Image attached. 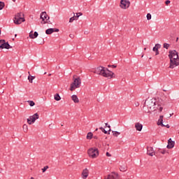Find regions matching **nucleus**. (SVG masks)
Listing matches in <instances>:
<instances>
[{
    "label": "nucleus",
    "mask_w": 179,
    "mask_h": 179,
    "mask_svg": "<svg viewBox=\"0 0 179 179\" xmlns=\"http://www.w3.org/2000/svg\"><path fill=\"white\" fill-rule=\"evenodd\" d=\"M94 73H96V75H101L104 78H110V79L113 78V76L114 75V73L108 71V69H106L103 66L96 68L94 71Z\"/></svg>",
    "instance_id": "1"
},
{
    "label": "nucleus",
    "mask_w": 179,
    "mask_h": 179,
    "mask_svg": "<svg viewBox=\"0 0 179 179\" xmlns=\"http://www.w3.org/2000/svg\"><path fill=\"white\" fill-rule=\"evenodd\" d=\"M155 103L156 101L155 99H146L144 103V107H147L148 109L145 110V113L150 114L153 112Z\"/></svg>",
    "instance_id": "2"
},
{
    "label": "nucleus",
    "mask_w": 179,
    "mask_h": 179,
    "mask_svg": "<svg viewBox=\"0 0 179 179\" xmlns=\"http://www.w3.org/2000/svg\"><path fill=\"white\" fill-rule=\"evenodd\" d=\"M76 76L74 75L73 76V82L71 84L70 90L71 92H73V90H76V89L80 87V85L82 83V80H80V77H78L76 78Z\"/></svg>",
    "instance_id": "3"
},
{
    "label": "nucleus",
    "mask_w": 179,
    "mask_h": 179,
    "mask_svg": "<svg viewBox=\"0 0 179 179\" xmlns=\"http://www.w3.org/2000/svg\"><path fill=\"white\" fill-rule=\"evenodd\" d=\"M13 20L15 24H22L25 21L24 15L22 13H18L15 15Z\"/></svg>",
    "instance_id": "4"
},
{
    "label": "nucleus",
    "mask_w": 179,
    "mask_h": 179,
    "mask_svg": "<svg viewBox=\"0 0 179 179\" xmlns=\"http://www.w3.org/2000/svg\"><path fill=\"white\" fill-rule=\"evenodd\" d=\"M40 19L42 20V21L41 22V24H46V23L51 24V21H50V17L47 14V12H42L40 15Z\"/></svg>",
    "instance_id": "5"
},
{
    "label": "nucleus",
    "mask_w": 179,
    "mask_h": 179,
    "mask_svg": "<svg viewBox=\"0 0 179 179\" xmlns=\"http://www.w3.org/2000/svg\"><path fill=\"white\" fill-rule=\"evenodd\" d=\"M88 156L92 159H96L99 156V149L90 148L87 151Z\"/></svg>",
    "instance_id": "6"
},
{
    "label": "nucleus",
    "mask_w": 179,
    "mask_h": 179,
    "mask_svg": "<svg viewBox=\"0 0 179 179\" xmlns=\"http://www.w3.org/2000/svg\"><path fill=\"white\" fill-rule=\"evenodd\" d=\"M39 118L40 115H38V113H35L33 115L29 116V117L27 119V124H29V125H31V124H34L36 122V120H38Z\"/></svg>",
    "instance_id": "7"
},
{
    "label": "nucleus",
    "mask_w": 179,
    "mask_h": 179,
    "mask_svg": "<svg viewBox=\"0 0 179 179\" xmlns=\"http://www.w3.org/2000/svg\"><path fill=\"white\" fill-rule=\"evenodd\" d=\"M169 58L170 60H179L178 52H177V50H169Z\"/></svg>",
    "instance_id": "8"
},
{
    "label": "nucleus",
    "mask_w": 179,
    "mask_h": 179,
    "mask_svg": "<svg viewBox=\"0 0 179 179\" xmlns=\"http://www.w3.org/2000/svg\"><path fill=\"white\" fill-rule=\"evenodd\" d=\"M131 5V2L128 0H121L120 6L122 9H128Z\"/></svg>",
    "instance_id": "9"
},
{
    "label": "nucleus",
    "mask_w": 179,
    "mask_h": 179,
    "mask_svg": "<svg viewBox=\"0 0 179 179\" xmlns=\"http://www.w3.org/2000/svg\"><path fill=\"white\" fill-rule=\"evenodd\" d=\"M152 110L153 111H158V113H162V111H163V106H162V103L155 101V106Z\"/></svg>",
    "instance_id": "10"
},
{
    "label": "nucleus",
    "mask_w": 179,
    "mask_h": 179,
    "mask_svg": "<svg viewBox=\"0 0 179 179\" xmlns=\"http://www.w3.org/2000/svg\"><path fill=\"white\" fill-rule=\"evenodd\" d=\"M0 43H3L1 45H0V48L1 50H3V48H6V50H9V48H12V46H10V45H9V43L6 42L5 40H0Z\"/></svg>",
    "instance_id": "11"
},
{
    "label": "nucleus",
    "mask_w": 179,
    "mask_h": 179,
    "mask_svg": "<svg viewBox=\"0 0 179 179\" xmlns=\"http://www.w3.org/2000/svg\"><path fill=\"white\" fill-rule=\"evenodd\" d=\"M179 65V60H174V59H171L170 60V65H169V68H171V69H174V68H176V66H178Z\"/></svg>",
    "instance_id": "12"
},
{
    "label": "nucleus",
    "mask_w": 179,
    "mask_h": 179,
    "mask_svg": "<svg viewBox=\"0 0 179 179\" xmlns=\"http://www.w3.org/2000/svg\"><path fill=\"white\" fill-rule=\"evenodd\" d=\"M163 117H164L163 115L159 116V119L158 120L157 125H161V127H166V128H170L169 124H163Z\"/></svg>",
    "instance_id": "13"
},
{
    "label": "nucleus",
    "mask_w": 179,
    "mask_h": 179,
    "mask_svg": "<svg viewBox=\"0 0 179 179\" xmlns=\"http://www.w3.org/2000/svg\"><path fill=\"white\" fill-rule=\"evenodd\" d=\"M176 145V142L171 140V138H169L168 140V145L166 146L167 149H173L174 148V145Z\"/></svg>",
    "instance_id": "14"
},
{
    "label": "nucleus",
    "mask_w": 179,
    "mask_h": 179,
    "mask_svg": "<svg viewBox=\"0 0 179 179\" xmlns=\"http://www.w3.org/2000/svg\"><path fill=\"white\" fill-rule=\"evenodd\" d=\"M118 173L115 172H112L111 174H109L105 179H118Z\"/></svg>",
    "instance_id": "15"
},
{
    "label": "nucleus",
    "mask_w": 179,
    "mask_h": 179,
    "mask_svg": "<svg viewBox=\"0 0 179 179\" xmlns=\"http://www.w3.org/2000/svg\"><path fill=\"white\" fill-rule=\"evenodd\" d=\"M162 45L159 44V43H156L155 46L152 48V51H154V52H155V55H159V48H161Z\"/></svg>",
    "instance_id": "16"
},
{
    "label": "nucleus",
    "mask_w": 179,
    "mask_h": 179,
    "mask_svg": "<svg viewBox=\"0 0 179 179\" xmlns=\"http://www.w3.org/2000/svg\"><path fill=\"white\" fill-rule=\"evenodd\" d=\"M81 176H82V178L83 179L87 178V177H89V169H87V168H85V169H83Z\"/></svg>",
    "instance_id": "17"
},
{
    "label": "nucleus",
    "mask_w": 179,
    "mask_h": 179,
    "mask_svg": "<svg viewBox=\"0 0 179 179\" xmlns=\"http://www.w3.org/2000/svg\"><path fill=\"white\" fill-rule=\"evenodd\" d=\"M59 31V29H57V28H50L46 29L45 33L46 34H52V33L54 32H58Z\"/></svg>",
    "instance_id": "18"
},
{
    "label": "nucleus",
    "mask_w": 179,
    "mask_h": 179,
    "mask_svg": "<svg viewBox=\"0 0 179 179\" xmlns=\"http://www.w3.org/2000/svg\"><path fill=\"white\" fill-rule=\"evenodd\" d=\"M147 155L149 156H155V150L152 147H147Z\"/></svg>",
    "instance_id": "19"
},
{
    "label": "nucleus",
    "mask_w": 179,
    "mask_h": 179,
    "mask_svg": "<svg viewBox=\"0 0 179 179\" xmlns=\"http://www.w3.org/2000/svg\"><path fill=\"white\" fill-rule=\"evenodd\" d=\"M135 128L136 129V131H142V128H143V125H142V124L139 123V122H136L135 124Z\"/></svg>",
    "instance_id": "20"
},
{
    "label": "nucleus",
    "mask_w": 179,
    "mask_h": 179,
    "mask_svg": "<svg viewBox=\"0 0 179 179\" xmlns=\"http://www.w3.org/2000/svg\"><path fill=\"white\" fill-rule=\"evenodd\" d=\"M37 37H38V33L37 31H35L33 34V31H31L29 33V38H37Z\"/></svg>",
    "instance_id": "21"
},
{
    "label": "nucleus",
    "mask_w": 179,
    "mask_h": 179,
    "mask_svg": "<svg viewBox=\"0 0 179 179\" xmlns=\"http://www.w3.org/2000/svg\"><path fill=\"white\" fill-rule=\"evenodd\" d=\"M71 99L75 103H79V98L76 94L72 95Z\"/></svg>",
    "instance_id": "22"
},
{
    "label": "nucleus",
    "mask_w": 179,
    "mask_h": 179,
    "mask_svg": "<svg viewBox=\"0 0 179 179\" xmlns=\"http://www.w3.org/2000/svg\"><path fill=\"white\" fill-rule=\"evenodd\" d=\"M54 99L55 100H56V101H59V100H61V96H59V94H55Z\"/></svg>",
    "instance_id": "23"
},
{
    "label": "nucleus",
    "mask_w": 179,
    "mask_h": 179,
    "mask_svg": "<svg viewBox=\"0 0 179 179\" xmlns=\"http://www.w3.org/2000/svg\"><path fill=\"white\" fill-rule=\"evenodd\" d=\"M22 129L24 132L27 133V131H29V127H27V124H24L22 126Z\"/></svg>",
    "instance_id": "24"
},
{
    "label": "nucleus",
    "mask_w": 179,
    "mask_h": 179,
    "mask_svg": "<svg viewBox=\"0 0 179 179\" xmlns=\"http://www.w3.org/2000/svg\"><path fill=\"white\" fill-rule=\"evenodd\" d=\"M93 138V133L89 132L87 134V139H92Z\"/></svg>",
    "instance_id": "25"
},
{
    "label": "nucleus",
    "mask_w": 179,
    "mask_h": 179,
    "mask_svg": "<svg viewBox=\"0 0 179 179\" xmlns=\"http://www.w3.org/2000/svg\"><path fill=\"white\" fill-rule=\"evenodd\" d=\"M113 136H118V135H121V133L120 132H118V131H113Z\"/></svg>",
    "instance_id": "26"
},
{
    "label": "nucleus",
    "mask_w": 179,
    "mask_h": 179,
    "mask_svg": "<svg viewBox=\"0 0 179 179\" xmlns=\"http://www.w3.org/2000/svg\"><path fill=\"white\" fill-rule=\"evenodd\" d=\"M120 171H122V172L127 171V166H121L120 168Z\"/></svg>",
    "instance_id": "27"
},
{
    "label": "nucleus",
    "mask_w": 179,
    "mask_h": 179,
    "mask_svg": "<svg viewBox=\"0 0 179 179\" xmlns=\"http://www.w3.org/2000/svg\"><path fill=\"white\" fill-rule=\"evenodd\" d=\"M34 76H31L30 78V76H28V80L30 83H33V80L34 79Z\"/></svg>",
    "instance_id": "28"
},
{
    "label": "nucleus",
    "mask_w": 179,
    "mask_h": 179,
    "mask_svg": "<svg viewBox=\"0 0 179 179\" xmlns=\"http://www.w3.org/2000/svg\"><path fill=\"white\" fill-rule=\"evenodd\" d=\"M102 132H103V134L110 135V132H111V129H109L108 131L104 129Z\"/></svg>",
    "instance_id": "29"
},
{
    "label": "nucleus",
    "mask_w": 179,
    "mask_h": 179,
    "mask_svg": "<svg viewBox=\"0 0 179 179\" xmlns=\"http://www.w3.org/2000/svg\"><path fill=\"white\" fill-rule=\"evenodd\" d=\"M28 103H29L30 107H33L36 105V103L33 101H28Z\"/></svg>",
    "instance_id": "30"
},
{
    "label": "nucleus",
    "mask_w": 179,
    "mask_h": 179,
    "mask_svg": "<svg viewBox=\"0 0 179 179\" xmlns=\"http://www.w3.org/2000/svg\"><path fill=\"white\" fill-rule=\"evenodd\" d=\"M158 152L162 153V155H166V150L159 149Z\"/></svg>",
    "instance_id": "31"
},
{
    "label": "nucleus",
    "mask_w": 179,
    "mask_h": 179,
    "mask_svg": "<svg viewBox=\"0 0 179 179\" xmlns=\"http://www.w3.org/2000/svg\"><path fill=\"white\" fill-rule=\"evenodd\" d=\"M3 8H5V3L0 1V10H2Z\"/></svg>",
    "instance_id": "32"
},
{
    "label": "nucleus",
    "mask_w": 179,
    "mask_h": 179,
    "mask_svg": "<svg viewBox=\"0 0 179 179\" xmlns=\"http://www.w3.org/2000/svg\"><path fill=\"white\" fill-rule=\"evenodd\" d=\"M82 15H83V13H76V20H78V19H79V16H82Z\"/></svg>",
    "instance_id": "33"
},
{
    "label": "nucleus",
    "mask_w": 179,
    "mask_h": 179,
    "mask_svg": "<svg viewBox=\"0 0 179 179\" xmlns=\"http://www.w3.org/2000/svg\"><path fill=\"white\" fill-rule=\"evenodd\" d=\"M49 166H45L42 169V171L43 173H45V171H47V170H48Z\"/></svg>",
    "instance_id": "34"
},
{
    "label": "nucleus",
    "mask_w": 179,
    "mask_h": 179,
    "mask_svg": "<svg viewBox=\"0 0 179 179\" xmlns=\"http://www.w3.org/2000/svg\"><path fill=\"white\" fill-rule=\"evenodd\" d=\"M73 20H76V16L71 17L69 20V22L72 23L73 22Z\"/></svg>",
    "instance_id": "35"
},
{
    "label": "nucleus",
    "mask_w": 179,
    "mask_h": 179,
    "mask_svg": "<svg viewBox=\"0 0 179 179\" xmlns=\"http://www.w3.org/2000/svg\"><path fill=\"white\" fill-rule=\"evenodd\" d=\"M169 47H170V44H169V43H164V48H166V50H169Z\"/></svg>",
    "instance_id": "36"
},
{
    "label": "nucleus",
    "mask_w": 179,
    "mask_h": 179,
    "mask_svg": "<svg viewBox=\"0 0 179 179\" xmlns=\"http://www.w3.org/2000/svg\"><path fill=\"white\" fill-rule=\"evenodd\" d=\"M152 19V15L150 13L147 14V20H150Z\"/></svg>",
    "instance_id": "37"
},
{
    "label": "nucleus",
    "mask_w": 179,
    "mask_h": 179,
    "mask_svg": "<svg viewBox=\"0 0 179 179\" xmlns=\"http://www.w3.org/2000/svg\"><path fill=\"white\" fill-rule=\"evenodd\" d=\"M106 156H107L108 157H111V154H110V152H106Z\"/></svg>",
    "instance_id": "38"
},
{
    "label": "nucleus",
    "mask_w": 179,
    "mask_h": 179,
    "mask_svg": "<svg viewBox=\"0 0 179 179\" xmlns=\"http://www.w3.org/2000/svg\"><path fill=\"white\" fill-rule=\"evenodd\" d=\"M106 127H107L108 128H109V129H111V126L108 125V123H106Z\"/></svg>",
    "instance_id": "39"
},
{
    "label": "nucleus",
    "mask_w": 179,
    "mask_h": 179,
    "mask_svg": "<svg viewBox=\"0 0 179 179\" xmlns=\"http://www.w3.org/2000/svg\"><path fill=\"white\" fill-rule=\"evenodd\" d=\"M170 1L169 0H166V1H165V3H166V5H169V3H170Z\"/></svg>",
    "instance_id": "40"
},
{
    "label": "nucleus",
    "mask_w": 179,
    "mask_h": 179,
    "mask_svg": "<svg viewBox=\"0 0 179 179\" xmlns=\"http://www.w3.org/2000/svg\"><path fill=\"white\" fill-rule=\"evenodd\" d=\"M136 107H139V103L137 102L136 104H135Z\"/></svg>",
    "instance_id": "41"
},
{
    "label": "nucleus",
    "mask_w": 179,
    "mask_h": 179,
    "mask_svg": "<svg viewBox=\"0 0 179 179\" xmlns=\"http://www.w3.org/2000/svg\"><path fill=\"white\" fill-rule=\"evenodd\" d=\"M111 68H117V66L116 65H112Z\"/></svg>",
    "instance_id": "42"
},
{
    "label": "nucleus",
    "mask_w": 179,
    "mask_h": 179,
    "mask_svg": "<svg viewBox=\"0 0 179 179\" xmlns=\"http://www.w3.org/2000/svg\"><path fill=\"white\" fill-rule=\"evenodd\" d=\"M99 129H101V131H103V129H104V128H103V127H100V128H99Z\"/></svg>",
    "instance_id": "43"
},
{
    "label": "nucleus",
    "mask_w": 179,
    "mask_h": 179,
    "mask_svg": "<svg viewBox=\"0 0 179 179\" xmlns=\"http://www.w3.org/2000/svg\"><path fill=\"white\" fill-rule=\"evenodd\" d=\"M73 36V35L72 34H70V37L72 38Z\"/></svg>",
    "instance_id": "44"
},
{
    "label": "nucleus",
    "mask_w": 179,
    "mask_h": 179,
    "mask_svg": "<svg viewBox=\"0 0 179 179\" xmlns=\"http://www.w3.org/2000/svg\"><path fill=\"white\" fill-rule=\"evenodd\" d=\"M108 68H111L112 65H108Z\"/></svg>",
    "instance_id": "45"
},
{
    "label": "nucleus",
    "mask_w": 179,
    "mask_h": 179,
    "mask_svg": "<svg viewBox=\"0 0 179 179\" xmlns=\"http://www.w3.org/2000/svg\"><path fill=\"white\" fill-rule=\"evenodd\" d=\"M13 2H16V0H12Z\"/></svg>",
    "instance_id": "46"
},
{
    "label": "nucleus",
    "mask_w": 179,
    "mask_h": 179,
    "mask_svg": "<svg viewBox=\"0 0 179 179\" xmlns=\"http://www.w3.org/2000/svg\"><path fill=\"white\" fill-rule=\"evenodd\" d=\"M178 41V38H176V42Z\"/></svg>",
    "instance_id": "47"
},
{
    "label": "nucleus",
    "mask_w": 179,
    "mask_h": 179,
    "mask_svg": "<svg viewBox=\"0 0 179 179\" xmlns=\"http://www.w3.org/2000/svg\"><path fill=\"white\" fill-rule=\"evenodd\" d=\"M30 179H34V177H31V178Z\"/></svg>",
    "instance_id": "48"
},
{
    "label": "nucleus",
    "mask_w": 179,
    "mask_h": 179,
    "mask_svg": "<svg viewBox=\"0 0 179 179\" xmlns=\"http://www.w3.org/2000/svg\"><path fill=\"white\" fill-rule=\"evenodd\" d=\"M48 76H51V73L48 74Z\"/></svg>",
    "instance_id": "49"
},
{
    "label": "nucleus",
    "mask_w": 179,
    "mask_h": 179,
    "mask_svg": "<svg viewBox=\"0 0 179 179\" xmlns=\"http://www.w3.org/2000/svg\"><path fill=\"white\" fill-rule=\"evenodd\" d=\"M94 139H96V136H94Z\"/></svg>",
    "instance_id": "50"
},
{
    "label": "nucleus",
    "mask_w": 179,
    "mask_h": 179,
    "mask_svg": "<svg viewBox=\"0 0 179 179\" xmlns=\"http://www.w3.org/2000/svg\"><path fill=\"white\" fill-rule=\"evenodd\" d=\"M17 36V34H15V37H16Z\"/></svg>",
    "instance_id": "51"
},
{
    "label": "nucleus",
    "mask_w": 179,
    "mask_h": 179,
    "mask_svg": "<svg viewBox=\"0 0 179 179\" xmlns=\"http://www.w3.org/2000/svg\"><path fill=\"white\" fill-rule=\"evenodd\" d=\"M28 73H29V75H30V72L29 71L28 72Z\"/></svg>",
    "instance_id": "52"
},
{
    "label": "nucleus",
    "mask_w": 179,
    "mask_h": 179,
    "mask_svg": "<svg viewBox=\"0 0 179 179\" xmlns=\"http://www.w3.org/2000/svg\"><path fill=\"white\" fill-rule=\"evenodd\" d=\"M144 50H146V48H145Z\"/></svg>",
    "instance_id": "53"
},
{
    "label": "nucleus",
    "mask_w": 179,
    "mask_h": 179,
    "mask_svg": "<svg viewBox=\"0 0 179 179\" xmlns=\"http://www.w3.org/2000/svg\"><path fill=\"white\" fill-rule=\"evenodd\" d=\"M47 73H44V75H45Z\"/></svg>",
    "instance_id": "54"
},
{
    "label": "nucleus",
    "mask_w": 179,
    "mask_h": 179,
    "mask_svg": "<svg viewBox=\"0 0 179 179\" xmlns=\"http://www.w3.org/2000/svg\"><path fill=\"white\" fill-rule=\"evenodd\" d=\"M96 131H98V129H96Z\"/></svg>",
    "instance_id": "55"
},
{
    "label": "nucleus",
    "mask_w": 179,
    "mask_h": 179,
    "mask_svg": "<svg viewBox=\"0 0 179 179\" xmlns=\"http://www.w3.org/2000/svg\"><path fill=\"white\" fill-rule=\"evenodd\" d=\"M0 34H1V29H0Z\"/></svg>",
    "instance_id": "56"
}]
</instances>
